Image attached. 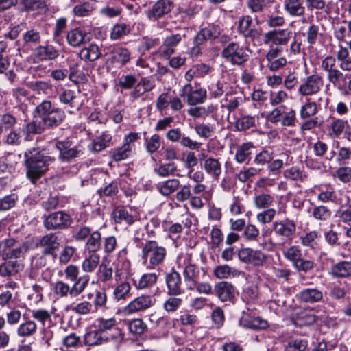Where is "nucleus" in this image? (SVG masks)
<instances>
[{
    "label": "nucleus",
    "instance_id": "f257e3e1",
    "mask_svg": "<svg viewBox=\"0 0 351 351\" xmlns=\"http://www.w3.org/2000/svg\"><path fill=\"white\" fill-rule=\"evenodd\" d=\"M24 155L26 175L33 183L44 175L48 170V166L55 160L53 157L45 154L39 148L29 149Z\"/></svg>",
    "mask_w": 351,
    "mask_h": 351
},
{
    "label": "nucleus",
    "instance_id": "f03ea898",
    "mask_svg": "<svg viewBox=\"0 0 351 351\" xmlns=\"http://www.w3.org/2000/svg\"><path fill=\"white\" fill-rule=\"evenodd\" d=\"M296 234V223L293 219L285 218L273 222L269 243L276 247L291 243Z\"/></svg>",
    "mask_w": 351,
    "mask_h": 351
},
{
    "label": "nucleus",
    "instance_id": "7ed1b4c3",
    "mask_svg": "<svg viewBox=\"0 0 351 351\" xmlns=\"http://www.w3.org/2000/svg\"><path fill=\"white\" fill-rule=\"evenodd\" d=\"M35 112L41 117L47 128L58 126L65 118L64 112L58 108H52L51 102L49 100H44L38 105Z\"/></svg>",
    "mask_w": 351,
    "mask_h": 351
},
{
    "label": "nucleus",
    "instance_id": "20e7f679",
    "mask_svg": "<svg viewBox=\"0 0 351 351\" xmlns=\"http://www.w3.org/2000/svg\"><path fill=\"white\" fill-rule=\"evenodd\" d=\"M166 255V249L159 245L156 241H147L143 246L142 258L145 264L149 263V268H154L162 263Z\"/></svg>",
    "mask_w": 351,
    "mask_h": 351
},
{
    "label": "nucleus",
    "instance_id": "39448f33",
    "mask_svg": "<svg viewBox=\"0 0 351 351\" xmlns=\"http://www.w3.org/2000/svg\"><path fill=\"white\" fill-rule=\"evenodd\" d=\"M178 268L182 270L184 280L187 289L193 290L195 286V282L197 280L200 270L198 266L192 260V256L189 254L179 258L178 261Z\"/></svg>",
    "mask_w": 351,
    "mask_h": 351
},
{
    "label": "nucleus",
    "instance_id": "423d86ee",
    "mask_svg": "<svg viewBox=\"0 0 351 351\" xmlns=\"http://www.w3.org/2000/svg\"><path fill=\"white\" fill-rule=\"evenodd\" d=\"M221 57L232 65L241 66L249 58L247 49L237 42H231L225 46Z\"/></svg>",
    "mask_w": 351,
    "mask_h": 351
},
{
    "label": "nucleus",
    "instance_id": "0eeeda50",
    "mask_svg": "<svg viewBox=\"0 0 351 351\" xmlns=\"http://www.w3.org/2000/svg\"><path fill=\"white\" fill-rule=\"evenodd\" d=\"M28 249L25 243L16 245V241L9 238L0 241V256L3 259H13L21 257Z\"/></svg>",
    "mask_w": 351,
    "mask_h": 351
},
{
    "label": "nucleus",
    "instance_id": "6e6552de",
    "mask_svg": "<svg viewBox=\"0 0 351 351\" xmlns=\"http://www.w3.org/2000/svg\"><path fill=\"white\" fill-rule=\"evenodd\" d=\"M55 147L59 152L58 159L62 162H71L84 153L82 146L73 145L67 140L57 141Z\"/></svg>",
    "mask_w": 351,
    "mask_h": 351
},
{
    "label": "nucleus",
    "instance_id": "1a4fd4ad",
    "mask_svg": "<svg viewBox=\"0 0 351 351\" xmlns=\"http://www.w3.org/2000/svg\"><path fill=\"white\" fill-rule=\"evenodd\" d=\"M71 223V217L63 211L54 212L46 216L43 220L44 227L48 230L66 229Z\"/></svg>",
    "mask_w": 351,
    "mask_h": 351
},
{
    "label": "nucleus",
    "instance_id": "9d476101",
    "mask_svg": "<svg viewBox=\"0 0 351 351\" xmlns=\"http://www.w3.org/2000/svg\"><path fill=\"white\" fill-rule=\"evenodd\" d=\"M240 261L252 265L254 267L263 266L267 260V256L260 250L252 247H243L238 251Z\"/></svg>",
    "mask_w": 351,
    "mask_h": 351
},
{
    "label": "nucleus",
    "instance_id": "9b49d317",
    "mask_svg": "<svg viewBox=\"0 0 351 351\" xmlns=\"http://www.w3.org/2000/svg\"><path fill=\"white\" fill-rule=\"evenodd\" d=\"M156 299L153 295L142 294L132 300L125 307V312L127 314H132L144 311L153 307Z\"/></svg>",
    "mask_w": 351,
    "mask_h": 351
},
{
    "label": "nucleus",
    "instance_id": "f8f14e48",
    "mask_svg": "<svg viewBox=\"0 0 351 351\" xmlns=\"http://www.w3.org/2000/svg\"><path fill=\"white\" fill-rule=\"evenodd\" d=\"M322 86V77L318 74H313L308 76L299 86L298 93L302 96L316 95Z\"/></svg>",
    "mask_w": 351,
    "mask_h": 351
},
{
    "label": "nucleus",
    "instance_id": "ddd939ff",
    "mask_svg": "<svg viewBox=\"0 0 351 351\" xmlns=\"http://www.w3.org/2000/svg\"><path fill=\"white\" fill-rule=\"evenodd\" d=\"M173 8V3L171 0H158L145 13L149 20L155 21L169 14Z\"/></svg>",
    "mask_w": 351,
    "mask_h": 351
},
{
    "label": "nucleus",
    "instance_id": "4468645a",
    "mask_svg": "<svg viewBox=\"0 0 351 351\" xmlns=\"http://www.w3.org/2000/svg\"><path fill=\"white\" fill-rule=\"evenodd\" d=\"M60 239L56 233H49L44 235L38 241L37 245L42 247L43 254L45 255H53L56 256L55 252L60 247Z\"/></svg>",
    "mask_w": 351,
    "mask_h": 351
},
{
    "label": "nucleus",
    "instance_id": "2eb2a0df",
    "mask_svg": "<svg viewBox=\"0 0 351 351\" xmlns=\"http://www.w3.org/2000/svg\"><path fill=\"white\" fill-rule=\"evenodd\" d=\"M291 37V32L287 29L270 31L265 34L264 43L276 45H287Z\"/></svg>",
    "mask_w": 351,
    "mask_h": 351
},
{
    "label": "nucleus",
    "instance_id": "dca6fc26",
    "mask_svg": "<svg viewBox=\"0 0 351 351\" xmlns=\"http://www.w3.org/2000/svg\"><path fill=\"white\" fill-rule=\"evenodd\" d=\"M234 287L227 281L217 283L214 287V293L221 302H231L234 298Z\"/></svg>",
    "mask_w": 351,
    "mask_h": 351
},
{
    "label": "nucleus",
    "instance_id": "f3484780",
    "mask_svg": "<svg viewBox=\"0 0 351 351\" xmlns=\"http://www.w3.org/2000/svg\"><path fill=\"white\" fill-rule=\"evenodd\" d=\"M166 284L168 288V293L171 295H178L184 292L182 288V280L180 274L172 270L166 276Z\"/></svg>",
    "mask_w": 351,
    "mask_h": 351
},
{
    "label": "nucleus",
    "instance_id": "a211bd4d",
    "mask_svg": "<svg viewBox=\"0 0 351 351\" xmlns=\"http://www.w3.org/2000/svg\"><path fill=\"white\" fill-rule=\"evenodd\" d=\"M188 93L187 102L189 105H197L204 102L207 97V91L204 88H199L192 91V86L190 84L184 85L182 88V94Z\"/></svg>",
    "mask_w": 351,
    "mask_h": 351
},
{
    "label": "nucleus",
    "instance_id": "6ab92c4d",
    "mask_svg": "<svg viewBox=\"0 0 351 351\" xmlns=\"http://www.w3.org/2000/svg\"><path fill=\"white\" fill-rule=\"evenodd\" d=\"M323 298V292L317 288L302 289L298 295L297 299L304 303L314 304Z\"/></svg>",
    "mask_w": 351,
    "mask_h": 351
},
{
    "label": "nucleus",
    "instance_id": "aec40b11",
    "mask_svg": "<svg viewBox=\"0 0 351 351\" xmlns=\"http://www.w3.org/2000/svg\"><path fill=\"white\" fill-rule=\"evenodd\" d=\"M34 58L37 61L51 60L56 58L58 55V51L51 45L38 46L35 48L33 52Z\"/></svg>",
    "mask_w": 351,
    "mask_h": 351
},
{
    "label": "nucleus",
    "instance_id": "412c9836",
    "mask_svg": "<svg viewBox=\"0 0 351 351\" xmlns=\"http://www.w3.org/2000/svg\"><path fill=\"white\" fill-rule=\"evenodd\" d=\"M252 18L249 15L242 16L238 21V32L246 38H255L258 31L252 27Z\"/></svg>",
    "mask_w": 351,
    "mask_h": 351
},
{
    "label": "nucleus",
    "instance_id": "4be33fe9",
    "mask_svg": "<svg viewBox=\"0 0 351 351\" xmlns=\"http://www.w3.org/2000/svg\"><path fill=\"white\" fill-rule=\"evenodd\" d=\"M205 172L215 180H218L222 172V165L219 158L209 157L202 163Z\"/></svg>",
    "mask_w": 351,
    "mask_h": 351
},
{
    "label": "nucleus",
    "instance_id": "5701e85b",
    "mask_svg": "<svg viewBox=\"0 0 351 351\" xmlns=\"http://www.w3.org/2000/svg\"><path fill=\"white\" fill-rule=\"evenodd\" d=\"M220 34V29L217 26H208L202 29L195 37L197 45H202L206 40H212Z\"/></svg>",
    "mask_w": 351,
    "mask_h": 351
},
{
    "label": "nucleus",
    "instance_id": "b1692460",
    "mask_svg": "<svg viewBox=\"0 0 351 351\" xmlns=\"http://www.w3.org/2000/svg\"><path fill=\"white\" fill-rule=\"evenodd\" d=\"M284 9L291 16H301L306 10L304 0H285Z\"/></svg>",
    "mask_w": 351,
    "mask_h": 351
},
{
    "label": "nucleus",
    "instance_id": "393cba45",
    "mask_svg": "<svg viewBox=\"0 0 351 351\" xmlns=\"http://www.w3.org/2000/svg\"><path fill=\"white\" fill-rule=\"evenodd\" d=\"M254 148L251 142L243 143L237 147L234 159L239 164L248 163Z\"/></svg>",
    "mask_w": 351,
    "mask_h": 351
},
{
    "label": "nucleus",
    "instance_id": "a878e982",
    "mask_svg": "<svg viewBox=\"0 0 351 351\" xmlns=\"http://www.w3.org/2000/svg\"><path fill=\"white\" fill-rule=\"evenodd\" d=\"M158 280V275L156 273L143 274L138 280H134V285L136 289L145 290L154 287Z\"/></svg>",
    "mask_w": 351,
    "mask_h": 351
},
{
    "label": "nucleus",
    "instance_id": "bb28decb",
    "mask_svg": "<svg viewBox=\"0 0 351 351\" xmlns=\"http://www.w3.org/2000/svg\"><path fill=\"white\" fill-rule=\"evenodd\" d=\"M348 75L343 73L338 69H335L327 74L328 81L336 86L339 90L343 88V84H346L348 80Z\"/></svg>",
    "mask_w": 351,
    "mask_h": 351
},
{
    "label": "nucleus",
    "instance_id": "cd10ccee",
    "mask_svg": "<svg viewBox=\"0 0 351 351\" xmlns=\"http://www.w3.org/2000/svg\"><path fill=\"white\" fill-rule=\"evenodd\" d=\"M112 217L117 223L125 222L126 224L130 226L138 220L136 216H134L128 213V211L123 208H118L112 213Z\"/></svg>",
    "mask_w": 351,
    "mask_h": 351
},
{
    "label": "nucleus",
    "instance_id": "c85d7f7f",
    "mask_svg": "<svg viewBox=\"0 0 351 351\" xmlns=\"http://www.w3.org/2000/svg\"><path fill=\"white\" fill-rule=\"evenodd\" d=\"M86 34L79 28H75L67 33V42L72 47H79L86 42Z\"/></svg>",
    "mask_w": 351,
    "mask_h": 351
},
{
    "label": "nucleus",
    "instance_id": "c756f323",
    "mask_svg": "<svg viewBox=\"0 0 351 351\" xmlns=\"http://www.w3.org/2000/svg\"><path fill=\"white\" fill-rule=\"evenodd\" d=\"M180 186V180L177 178H172L157 184V189L162 195L169 196L176 192Z\"/></svg>",
    "mask_w": 351,
    "mask_h": 351
},
{
    "label": "nucleus",
    "instance_id": "7c9ffc66",
    "mask_svg": "<svg viewBox=\"0 0 351 351\" xmlns=\"http://www.w3.org/2000/svg\"><path fill=\"white\" fill-rule=\"evenodd\" d=\"M111 59L112 62L123 66L130 61V52L126 48H115L111 52Z\"/></svg>",
    "mask_w": 351,
    "mask_h": 351
},
{
    "label": "nucleus",
    "instance_id": "2f4dec72",
    "mask_svg": "<svg viewBox=\"0 0 351 351\" xmlns=\"http://www.w3.org/2000/svg\"><path fill=\"white\" fill-rule=\"evenodd\" d=\"M99 254L89 253L82 263V269L85 273H93L99 265Z\"/></svg>",
    "mask_w": 351,
    "mask_h": 351
},
{
    "label": "nucleus",
    "instance_id": "473e14b6",
    "mask_svg": "<svg viewBox=\"0 0 351 351\" xmlns=\"http://www.w3.org/2000/svg\"><path fill=\"white\" fill-rule=\"evenodd\" d=\"M90 281V277L88 275H83L76 279L72 285L71 287V298H76L82 293L87 288Z\"/></svg>",
    "mask_w": 351,
    "mask_h": 351
},
{
    "label": "nucleus",
    "instance_id": "72a5a7b5",
    "mask_svg": "<svg viewBox=\"0 0 351 351\" xmlns=\"http://www.w3.org/2000/svg\"><path fill=\"white\" fill-rule=\"evenodd\" d=\"M37 331V325L33 320H27L21 324L16 330L19 337L27 338L33 336Z\"/></svg>",
    "mask_w": 351,
    "mask_h": 351
},
{
    "label": "nucleus",
    "instance_id": "f704fd0d",
    "mask_svg": "<svg viewBox=\"0 0 351 351\" xmlns=\"http://www.w3.org/2000/svg\"><path fill=\"white\" fill-rule=\"evenodd\" d=\"M101 247V234L96 230L91 233L86 243V250L88 253H97Z\"/></svg>",
    "mask_w": 351,
    "mask_h": 351
},
{
    "label": "nucleus",
    "instance_id": "c9c22d12",
    "mask_svg": "<svg viewBox=\"0 0 351 351\" xmlns=\"http://www.w3.org/2000/svg\"><path fill=\"white\" fill-rule=\"evenodd\" d=\"M101 55L99 47L95 44H91L88 47L83 48L80 52L82 60L90 62L97 60Z\"/></svg>",
    "mask_w": 351,
    "mask_h": 351
},
{
    "label": "nucleus",
    "instance_id": "e433bc0d",
    "mask_svg": "<svg viewBox=\"0 0 351 351\" xmlns=\"http://www.w3.org/2000/svg\"><path fill=\"white\" fill-rule=\"evenodd\" d=\"M108 337L97 329L86 333L84 336V343L88 346H97L106 343Z\"/></svg>",
    "mask_w": 351,
    "mask_h": 351
},
{
    "label": "nucleus",
    "instance_id": "4c0bfd02",
    "mask_svg": "<svg viewBox=\"0 0 351 351\" xmlns=\"http://www.w3.org/2000/svg\"><path fill=\"white\" fill-rule=\"evenodd\" d=\"M21 269V265L17 261H8L0 265V275L3 277L14 275L18 273Z\"/></svg>",
    "mask_w": 351,
    "mask_h": 351
},
{
    "label": "nucleus",
    "instance_id": "58836bf2",
    "mask_svg": "<svg viewBox=\"0 0 351 351\" xmlns=\"http://www.w3.org/2000/svg\"><path fill=\"white\" fill-rule=\"evenodd\" d=\"M70 309L80 315H88L95 312L93 309V306L89 301L84 300L77 304H72L70 306Z\"/></svg>",
    "mask_w": 351,
    "mask_h": 351
},
{
    "label": "nucleus",
    "instance_id": "ea45409f",
    "mask_svg": "<svg viewBox=\"0 0 351 351\" xmlns=\"http://www.w3.org/2000/svg\"><path fill=\"white\" fill-rule=\"evenodd\" d=\"M257 118L251 115H243L235 122L234 127L237 130L244 131L256 126Z\"/></svg>",
    "mask_w": 351,
    "mask_h": 351
},
{
    "label": "nucleus",
    "instance_id": "a19ab883",
    "mask_svg": "<svg viewBox=\"0 0 351 351\" xmlns=\"http://www.w3.org/2000/svg\"><path fill=\"white\" fill-rule=\"evenodd\" d=\"M95 10V3L86 1L74 6L73 12L75 16L77 17H84L90 15Z\"/></svg>",
    "mask_w": 351,
    "mask_h": 351
},
{
    "label": "nucleus",
    "instance_id": "79ce46f5",
    "mask_svg": "<svg viewBox=\"0 0 351 351\" xmlns=\"http://www.w3.org/2000/svg\"><path fill=\"white\" fill-rule=\"evenodd\" d=\"M331 274L336 277H346L351 275V263L342 261L331 268Z\"/></svg>",
    "mask_w": 351,
    "mask_h": 351
},
{
    "label": "nucleus",
    "instance_id": "37998d69",
    "mask_svg": "<svg viewBox=\"0 0 351 351\" xmlns=\"http://www.w3.org/2000/svg\"><path fill=\"white\" fill-rule=\"evenodd\" d=\"M47 0H25L24 6L27 11H36L38 13H45L47 10Z\"/></svg>",
    "mask_w": 351,
    "mask_h": 351
},
{
    "label": "nucleus",
    "instance_id": "c03bdc74",
    "mask_svg": "<svg viewBox=\"0 0 351 351\" xmlns=\"http://www.w3.org/2000/svg\"><path fill=\"white\" fill-rule=\"evenodd\" d=\"M27 86L33 91L38 94H49L52 90V85L49 81H35L29 82L27 84Z\"/></svg>",
    "mask_w": 351,
    "mask_h": 351
},
{
    "label": "nucleus",
    "instance_id": "a18cd8bd",
    "mask_svg": "<svg viewBox=\"0 0 351 351\" xmlns=\"http://www.w3.org/2000/svg\"><path fill=\"white\" fill-rule=\"evenodd\" d=\"M317 105L314 101H310L308 99L307 101L302 106L300 110V116L302 119H309L313 117L317 113Z\"/></svg>",
    "mask_w": 351,
    "mask_h": 351
},
{
    "label": "nucleus",
    "instance_id": "49530a36",
    "mask_svg": "<svg viewBox=\"0 0 351 351\" xmlns=\"http://www.w3.org/2000/svg\"><path fill=\"white\" fill-rule=\"evenodd\" d=\"M116 324L117 321L114 317L108 319L99 317L95 320V326L99 332L104 335V333L105 331L112 329L115 326Z\"/></svg>",
    "mask_w": 351,
    "mask_h": 351
},
{
    "label": "nucleus",
    "instance_id": "de8ad7c7",
    "mask_svg": "<svg viewBox=\"0 0 351 351\" xmlns=\"http://www.w3.org/2000/svg\"><path fill=\"white\" fill-rule=\"evenodd\" d=\"M347 123L346 120L332 118L329 125V130L331 131L330 135L336 138L339 137L343 133Z\"/></svg>",
    "mask_w": 351,
    "mask_h": 351
},
{
    "label": "nucleus",
    "instance_id": "09e8293b",
    "mask_svg": "<svg viewBox=\"0 0 351 351\" xmlns=\"http://www.w3.org/2000/svg\"><path fill=\"white\" fill-rule=\"evenodd\" d=\"M111 141V136L108 134H102L97 137L92 143L91 149L94 152H101L108 146Z\"/></svg>",
    "mask_w": 351,
    "mask_h": 351
},
{
    "label": "nucleus",
    "instance_id": "8fccbe9b",
    "mask_svg": "<svg viewBox=\"0 0 351 351\" xmlns=\"http://www.w3.org/2000/svg\"><path fill=\"white\" fill-rule=\"evenodd\" d=\"M242 237L246 241L256 242L260 237V231L255 225L247 224L243 231Z\"/></svg>",
    "mask_w": 351,
    "mask_h": 351
},
{
    "label": "nucleus",
    "instance_id": "3c124183",
    "mask_svg": "<svg viewBox=\"0 0 351 351\" xmlns=\"http://www.w3.org/2000/svg\"><path fill=\"white\" fill-rule=\"evenodd\" d=\"M226 84L220 80L212 82L208 86L210 98H219L225 92Z\"/></svg>",
    "mask_w": 351,
    "mask_h": 351
},
{
    "label": "nucleus",
    "instance_id": "603ef678",
    "mask_svg": "<svg viewBox=\"0 0 351 351\" xmlns=\"http://www.w3.org/2000/svg\"><path fill=\"white\" fill-rule=\"evenodd\" d=\"M130 285L127 282H121L114 289L113 295L117 300H125L130 295Z\"/></svg>",
    "mask_w": 351,
    "mask_h": 351
},
{
    "label": "nucleus",
    "instance_id": "864d4df0",
    "mask_svg": "<svg viewBox=\"0 0 351 351\" xmlns=\"http://www.w3.org/2000/svg\"><path fill=\"white\" fill-rule=\"evenodd\" d=\"M283 256L292 262L293 266L301 258L302 253L300 247L296 245L290 246L282 252Z\"/></svg>",
    "mask_w": 351,
    "mask_h": 351
},
{
    "label": "nucleus",
    "instance_id": "5fc2aeb1",
    "mask_svg": "<svg viewBox=\"0 0 351 351\" xmlns=\"http://www.w3.org/2000/svg\"><path fill=\"white\" fill-rule=\"evenodd\" d=\"M71 286L62 280H58L53 285V292L60 298L71 296Z\"/></svg>",
    "mask_w": 351,
    "mask_h": 351
},
{
    "label": "nucleus",
    "instance_id": "6e6d98bb",
    "mask_svg": "<svg viewBox=\"0 0 351 351\" xmlns=\"http://www.w3.org/2000/svg\"><path fill=\"white\" fill-rule=\"evenodd\" d=\"M76 98L75 93L71 89H62L58 95V99L61 104L74 107V100Z\"/></svg>",
    "mask_w": 351,
    "mask_h": 351
},
{
    "label": "nucleus",
    "instance_id": "4d7b16f0",
    "mask_svg": "<svg viewBox=\"0 0 351 351\" xmlns=\"http://www.w3.org/2000/svg\"><path fill=\"white\" fill-rule=\"evenodd\" d=\"M259 171V169L253 167L244 168L237 174V178L240 182L243 183L251 182Z\"/></svg>",
    "mask_w": 351,
    "mask_h": 351
},
{
    "label": "nucleus",
    "instance_id": "13d9d810",
    "mask_svg": "<svg viewBox=\"0 0 351 351\" xmlns=\"http://www.w3.org/2000/svg\"><path fill=\"white\" fill-rule=\"evenodd\" d=\"M176 171L177 166L174 162L162 164L154 169V172L161 177L172 176Z\"/></svg>",
    "mask_w": 351,
    "mask_h": 351
},
{
    "label": "nucleus",
    "instance_id": "bf43d9fd",
    "mask_svg": "<svg viewBox=\"0 0 351 351\" xmlns=\"http://www.w3.org/2000/svg\"><path fill=\"white\" fill-rule=\"evenodd\" d=\"M131 31L130 25L125 23H121L115 25L110 33V38L112 40H118L122 36L128 34Z\"/></svg>",
    "mask_w": 351,
    "mask_h": 351
},
{
    "label": "nucleus",
    "instance_id": "052dcab7",
    "mask_svg": "<svg viewBox=\"0 0 351 351\" xmlns=\"http://www.w3.org/2000/svg\"><path fill=\"white\" fill-rule=\"evenodd\" d=\"M132 153L130 149L127 145H122L114 148L111 152V158L117 162L121 161L128 158Z\"/></svg>",
    "mask_w": 351,
    "mask_h": 351
},
{
    "label": "nucleus",
    "instance_id": "680f3d73",
    "mask_svg": "<svg viewBox=\"0 0 351 351\" xmlns=\"http://www.w3.org/2000/svg\"><path fill=\"white\" fill-rule=\"evenodd\" d=\"M319 34V27L315 24H311L304 36H306V42L309 47L315 45L318 39Z\"/></svg>",
    "mask_w": 351,
    "mask_h": 351
},
{
    "label": "nucleus",
    "instance_id": "e2e57ef3",
    "mask_svg": "<svg viewBox=\"0 0 351 351\" xmlns=\"http://www.w3.org/2000/svg\"><path fill=\"white\" fill-rule=\"evenodd\" d=\"M274 202V197L266 193H262L254 197V204L257 208L262 209L268 208Z\"/></svg>",
    "mask_w": 351,
    "mask_h": 351
},
{
    "label": "nucleus",
    "instance_id": "0e129e2a",
    "mask_svg": "<svg viewBox=\"0 0 351 351\" xmlns=\"http://www.w3.org/2000/svg\"><path fill=\"white\" fill-rule=\"evenodd\" d=\"M307 346L308 342L305 339L291 340L285 346V351H304Z\"/></svg>",
    "mask_w": 351,
    "mask_h": 351
},
{
    "label": "nucleus",
    "instance_id": "69168bd1",
    "mask_svg": "<svg viewBox=\"0 0 351 351\" xmlns=\"http://www.w3.org/2000/svg\"><path fill=\"white\" fill-rule=\"evenodd\" d=\"M312 215L317 220L326 221L331 216V211L326 206H319L313 208Z\"/></svg>",
    "mask_w": 351,
    "mask_h": 351
},
{
    "label": "nucleus",
    "instance_id": "338daca9",
    "mask_svg": "<svg viewBox=\"0 0 351 351\" xmlns=\"http://www.w3.org/2000/svg\"><path fill=\"white\" fill-rule=\"evenodd\" d=\"M41 39L40 33L35 29H30L26 32L23 36V40L24 45L28 46L31 45H37Z\"/></svg>",
    "mask_w": 351,
    "mask_h": 351
},
{
    "label": "nucleus",
    "instance_id": "774afa93",
    "mask_svg": "<svg viewBox=\"0 0 351 351\" xmlns=\"http://www.w3.org/2000/svg\"><path fill=\"white\" fill-rule=\"evenodd\" d=\"M215 128L210 124L199 123L195 126V131L197 135L204 138H210L214 133Z\"/></svg>",
    "mask_w": 351,
    "mask_h": 351
}]
</instances>
